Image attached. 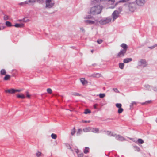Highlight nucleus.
I'll use <instances>...</instances> for the list:
<instances>
[{"label": "nucleus", "mask_w": 157, "mask_h": 157, "mask_svg": "<svg viewBox=\"0 0 157 157\" xmlns=\"http://www.w3.org/2000/svg\"><path fill=\"white\" fill-rule=\"evenodd\" d=\"M17 98H21L22 99H24L25 98V96L23 94H18L17 95Z\"/></svg>", "instance_id": "obj_29"}, {"label": "nucleus", "mask_w": 157, "mask_h": 157, "mask_svg": "<svg viewBox=\"0 0 157 157\" xmlns=\"http://www.w3.org/2000/svg\"><path fill=\"white\" fill-rule=\"evenodd\" d=\"M121 46L122 48H123V49H122L123 50L127 51L128 47L127 45L126 44L123 43L121 45Z\"/></svg>", "instance_id": "obj_16"}, {"label": "nucleus", "mask_w": 157, "mask_h": 157, "mask_svg": "<svg viewBox=\"0 0 157 157\" xmlns=\"http://www.w3.org/2000/svg\"><path fill=\"white\" fill-rule=\"evenodd\" d=\"M126 51L122 50L118 53L116 57L117 58H119L123 56L125 54Z\"/></svg>", "instance_id": "obj_7"}, {"label": "nucleus", "mask_w": 157, "mask_h": 157, "mask_svg": "<svg viewBox=\"0 0 157 157\" xmlns=\"http://www.w3.org/2000/svg\"><path fill=\"white\" fill-rule=\"evenodd\" d=\"M37 2L40 4H42L44 2L45 0H36Z\"/></svg>", "instance_id": "obj_36"}, {"label": "nucleus", "mask_w": 157, "mask_h": 157, "mask_svg": "<svg viewBox=\"0 0 157 157\" xmlns=\"http://www.w3.org/2000/svg\"><path fill=\"white\" fill-rule=\"evenodd\" d=\"M144 87L146 88V89L148 90L151 91V89L152 90V87L151 86H150L148 85H145Z\"/></svg>", "instance_id": "obj_20"}, {"label": "nucleus", "mask_w": 157, "mask_h": 157, "mask_svg": "<svg viewBox=\"0 0 157 157\" xmlns=\"http://www.w3.org/2000/svg\"><path fill=\"white\" fill-rule=\"evenodd\" d=\"M22 21L27 22L29 21V20L28 19H27L26 17H24L22 19Z\"/></svg>", "instance_id": "obj_33"}, {"label": "nucleus", "mask_w": 157, "mask_h": 157, "mask_svg": "<svg viewBox=\"0 0 157 157\" xmlns=\"http://www.w3.org/2000/svg\"><path fill=\"white\" fill-rule=\"evenodd\" d=\"M6 71L4 69H2L0 71V73L1 75H4L6 74Z\"/></svg>", "instance_id": "obj_24"}, {"label": "nucleus", "mask_w": 157, "mask_h": 157, "mask_svg": "<svg viewBox=\"0 0 157 157\" xmlns=\"http://www.w3.org/2000/svg\"><path fill=\"white\" fill-rule=\"evenodd\" d=\"M91 132L94 133H99V129L98 128H91Z\"/></svg>", "instance_id": "obj_13"}, {"label": "nucleus", "mask_w": 157, "mask_h": 157, "mask_svg": "<svg viewBox=\"0 0 157 157\" xmlns=\"http://www.w3.org/2000/svg\"><path fill=\"white\" fill-rule=\"evenodd\" d=\"M80 81L82 84L83 85H85L86 83H87V81L84 78H82L80 79Z\"/></svg>", "instance_id": "obj_23"}, {"label": "nucleus", "mask_w": 157, "mask_h": 157, "mask_svg": "<svg viewBox=\"0 0 157 157\" xmlns=\"http://www.w3.org/2000/svg\"><path fill=\"white\" fill-rule=\"evenodd\" d=\"M24 24H18L16 23L14 25H13V26H14L17 28H22L24 27Z\"/></svg>", "instance_id": "obj_14"}, {"label": "nucleus", "mask_w": 157, "mask_h": 157, "mask_svg": "<svg viewBox=\"0 0 157 157\" xmlns=\"http://www.w3.org/2000/svg\"><path fill=\"white\" fill-rule=\"evenodd\" d=\"M129 0H120L115 3V6H116L117 5L120 3H125L128 1Z\"/></svg>", "instance_id": "obj_15"}, {"label": "nucleus", "mask_w": 157, "mask_h": 157, "mask_svg": "<svg viewBox=\"0 0 157 157\" xmlns=\"http://www.w3.org/2000/svg\"><path fill=\"white\" fill-rule=\"evenodd\" d=\"M145 104H146L145 102L141 103V104L142 105H144Z\"/></svg>", "instance_id": "obj_63"}, {"label": "nucleus", "mask_w": 157, "mask_h": 157, "mask_svg": "<svg viewBox=\"0 0 157 157\" xmlns=\"http://www.w3.org/2000/svg\"><path fill=\"white\" fill-rule=\"evenodd\" d=\"M138 66L142 67H144L147 65V63L144 59H140L138 63Z\"/></svg>", "instance_id": "obj_3"}, {"label": "nucleus", "mask_w": 157, "mask_h": 157, "mask_svg": "<svg viewBox=\"0 0 157 157\" xmlns=\"http://www.w3.org/2000/svg\"><path fill=\"white\" fill-rule=\"evenodd\" d=\"M107 1H111L112 2H113V3L114 2L115 0H107Z\"/></svg>", "instance_id": "obj_61"}, {"label": "nucleus", "mask_w": 157, "mask_h": 157, "mask_svg": "<svg viewBox=\"0 0 157 157\" xmlns=\"http://www.w3.org/2000/svg\"><path fill=\"white\" fill-rule=\"evenodd\" d=\"M152 90H154V91L155 92H157V87H152Z\"/></svg>", "instance_id": "obj_49"}, {"label": "nucleus", "mask_w": 157, "mask_h": 157, "mask_svg": "<svg viewBox=\"0 0 157 157\" xmlns=\"http://www.w3.org/2000/svg\"><path fill=\"white\" fill-rule=\"evenodd\" d=\"M151 101H147L145 102L146 104H148L151 103Z\"/></svg>", "instance_id": "obj_55"}, {"label": "nucleus", "mask_w": 157, "mask_h": 157, "mask_svg": "<svg viewBox=\"0 0 157 157\" xmlns=\"http://www.w3.org/2000/svg\"><path fill=\"white\" fill-rule=\"evenodd\" d=\"M91 4H94V3L98 2H99L107 1V0H91Z\"/></svg>", "instance_id": "obj_21"}, {"label": "nucleus", "mask_w": 157, "mask_h": 157, "mask_svg": "<svg viewBox=\"0 0 157 157\" xmlns=\"http://www.w3.org/2000/svg\"><path fill=\"white\" fill-rule=\"evenodd\" d=\"M26 4H28V2H27V1H26L24 2L20 3L19 4V5H20L24 6Z\"/></svg>", "instance_id": "obj_31"}, {"label": "nucleus", "mask_w": 157, "mask_h": 157, "mask_svg": "<svg viewBox=\"0 0 157 157\" xmlns=\"http://www.w3.org/2000/svg\"><path fill=\"white\" fill-rule=\"evenodd\" d=\"M6 93H9L10 94H13L15 92V89H8L6 90H5Z\"/></svg>", "instance_id": "obj_10"}, {"label": "nucleus", "mask_w": 157, "mask_h": 157, "mask_svg": "<svg viewBox=\"0 0 157 157\" xmlns=\"http://www.w3.org/2000/svg\"><path fill=\"white\" fill-rule=\"evenodd\" d=\"M6 25L8 27H11L13 26V25H12L11 23L9 21H6Z\"/></svg>", "instance_id": "obj_22"}, {"label": "nucleus", "mask_w": 157, "mask_h": 157, "mask_svg": "<svg viewBox=\"0 0 157 157\" xmlns=\"http://www.w3.org/2000/svg\"><path fill=\"white\" fill-rule=\"evenodd\" d=\"M51 137L52 139H55L56 138L57 136L56 135L52 133L51 135Z\"/></svg>", "instance_id": "obj_32"}, {"label": "nucleus", "mask_w": 157, "mask_h": 157, "mask_svg": "<svg viewBox=\"0 0 157 157\" xmlns=\"http://www.w3.org/2000/svg\"><path fill=\"white\" fill-rule=\"evenodd\" d=\"M112 18L111 17H108L104 19L100 20L99 21V22L101 24L104 25L110 22Z\"/></svg>", "instance_id": "obj_4"}, {"label": "nucleus", "mask_w": 157, "mask_h": 157, "mask_svg": "<svg viewBox=\"0 0 157 157\" xmlns=\"http://www.w3.org/2000/svg\"><path fill=\"white\" fill-rule=\"evenodd\" d=\"M138 142L139 143L142 144L144 143V141L141 139H139L138 140Z\"/></svg>", "instance_id": "obj_37"}, {"label": "nucleus", "mask_w": 157, "mask_h": 157, "mask_svg": "<svg viewBox=\"0 0 157 157\" xmlns=\"http://www.w3.org/2000/svg\"><path fill=\"white\" fill-rule=\"evenodd\" d=\"M124 64L123 63H119V67L121 69H123L124 68Z\"/></svg>", "instance_id": "obj_26"}, {"label": "nucleus", "mask_w": 157, "mask_h": 157, "mask_svg": "<svg viewBox=\"0 0 157 157\" xmlns=\"http://www.w3.org/2000/svg\"><path fill=\"white\" fill-rule=\"evenodd\" d=\"M72 94L74 96H80L81 94L77 92H72Z\"/></svg>", "instance_id": "obj_35"}, {"label": "nucleus", "mask_w": 157, "mask_h": 157, "mask_svg": "<svg viewBox=\"0 0 157 157\" xmlns=\"http://www.w3.org/2000/svg\"><path fill=\"white\" fill-rule=\"evenodd\" d=\"M116 139L119 141H123L125 140V139L122 136L120 135H117L116 136Z\"/></svg>", "instance_id": "obj_9"}, {"label": "nucleus", "mask_w": 157, "mask_h": 157, "mask_svg": "<svg viewBox=\"0 0 157 157\" xmlns=\"http://www.w3.org/2000/svg\"><path fill=\"white\" fill-rule=\"evenodd\" d=\"M113 90H114V92H115L116 93H119V92L118 91V90L117 88H113Z\"/></svg>", "instance_id": "obj_51"}, {"label": "nucleus", "mask_w": 157, "mask_h": 157, "mask_svg": "<svg viewBox=\"0 0 157 157\" xmlns=\"http://www.w3.org/2000/svg\"><path fill=\"white\" fill-rule=\"evenodd\" d=\"M89 148L87 147H86L85 149L84 150V152L85 154H87L89 151Z\"/></svg>", "instance_id": "obj_27"}, {"label": "nucleus", "mask_w": 157, "mask_h": 157, "mask_svg": "<svg viewBox=\"0 0 157 157\" xmlns=\"http://www.w3.org/2000/svg\"><path fill=\"white\" fill-rule=\"evenodd\" d=\"M90 113L91 111L90 110H89L88 109H86L85 110L84 113L85 114H87L88 113Z\"/></svg>", "instance_id": "obj_41"}, {"label": "nucleus", "mask_w": 157, "mask_h": 157, "mask_svg": "<svg viewBox=\"0 0 157 157\" xmlns=\"http://www.w3.org/2000/svg\"><path fill=\"white\" fill-rule=\"evenodd\" d=\"M103 7L102 6L98 5L91 8L90 10V13L93 15L100 14L102 11Z\"/></svg>", "instance_id": "obj_1"}, {"label": "nucleus", "mask_w": 157, "mask_h": 157, "mask_svg": "<svg viewBox=\"0 0 157 157\" xmlns=\"http://www.w3.org/2000/svg\"><path fill=\"white\" fill-rule=\"evenodd\" d=\"M116 106L118 108L121 107L122 105L121 103H117L116 104Z\"/></svg>", "instance_id": "obj_39"}, {"label": "nucleus", "mask_w": 157, "mask_h": 157, "mask_svg": "<svg viewBox=\"0 0 157 157\" xmlns=\"http://www.w3.org/2000/svg\"><path fill=\"white\" fill-rule=\"evenodd\" d=\"M136 4L140 6H143L145 3V0H136Z\"/></svg>", "instance_id": "obj_8"}, {"label": "nucleus", "mask_w": 157, "mask_h": 157, "mask_svg": "<svg viewBox=\"0 0 157 157\" xmlns=\"http://www.w3.org/2000/svg\"><path fill=\"white\" fill-rule=\"evenodd\" d=\"M101 76V74L98 73H94L91 75V77H93L99 78Z\"/></svg>", "instance_id": "obj_19"}, {"label": "nucleus", "mask_w": 157, "mask_h": 157, "mask_svg": "<svg viewBox=\"0 0 157 157\" xmlns=\"http://www.w3.org/2000/svg\"><path fill=\"white\" fill-rule=\"evenodd\" d=\"M83 154L82 153H81L78 154V157H83Z\"/></svg>", "instance_id": "obj_47"}, {"label": "nucleus", "mask_w": 157, "mask_h": 157, "mask_svg": "<svg viewBox=\"0 0 157 157\" xmlns=\"http://www.w3.org/2000/svg\"><path fill=\"white\" fill-rule=\"evenodd\" d=\"M132 60L131 58H126L124 59L123 62L124 63H128L132 61Z\"/></svg>", "instance_id": "obj_11"}, {"label": "nucleus", "mask_w": 157, "mask_h": 157, "mask_svg": "<svg viewBox=\"0 0 157 157\" xmlns=\"http://www.w3.org/2000/svg\"><path fill=\"white\" fill-rule=\"evenodd\" d=\"M100 98H103L105 96V94H99Z\"/></svg>", "instance_id": "obj_42"}, {"label": "nucleus", "mask_w": 157, "mask_h": 157, "mask_svg": "<svg viewBox=\"0 0 157 157\" xmlns=\"http://www.w3.org/2000/svg\"><path fill=\"white\" fill-rule=\"evenodd\" d=\"M111 133L109 131H107V132L106 134L107 135L110 136Z\"/></svg>", "instance_id": "obj_53"}, {"label": "nucleus", "mask_w": 157, "mask_h": 157, "mask_svg": "<svg viewBox=\"0 0 157 157\" xmlns=\"http://www.w3.org/2000/svg\"><path fill=\"white\" fill-rule=\"evenodd\" d=\"M154 47H157V44H155V45H154Z\"/></svg>", "instance_id": "obj_64"}, {"label": "nucleus", "mask_w": 157, "mask_h": 157, "mask_svg": "<svg viewBox=\"0 0 157 157\" xmlns=\"http://www.w3.org/2000/svg\"><path fill=\"white\" fill-rule=\"evenodd\" d=\"M98 105L97 104H95L94 105V109H97V106Z\"/></svg>", "instance_id": "obj_56"}, {"label": "nucleus", "mask_w": 157, "mask_h": 157, "mask_svg": "<svg viewBox=\"0 0 157 157\" xmlns=\"http://www.w3.org/2000/svg\"><path fill=\"white\" fill-rule=\"evenodd\" d=\"M22 90H17V89H15V92H20V91H21Z\"/></svg>", "instance_id": "obj_57"}, {"label": "nucleus", "mask_w": 157, "mask_h": 157, "mask_svg": "<svg viewBox=\"0 0 157 157\" xmlns=\"http://www.w3.org/2000/svg\"><path fill=\"white\" fill-rule=\"evenodd\" d=\"M91 128L90 127H87L83 128V131L85 132H91Z\"/></svg>", "instance_id": "obj_17"}, {"label": "nucleus", "mask_w": 157, "mask_h": 157, "mask_svg": "<svg viewBox=\"0 0 157 157\" xmlns=\"http://www.w3.org/2000/svg\"><path fill=\"white\" fill-rule=\"evenodd\" d=\"M10 77V76L9 75H6L5 77H4V79L5 80H8Z\"/></svg>", "instance_id": "obj_25"}, {"label": "nucleus", "mask_w": 157, "mask_h": 157, "mask_svg": "<svg viewBox=\"0 0 157 157\" xmlns=\"http://www.w3.org/2000/svg\"><path fill=\"white\" fill-rule=\"evenodd\" d=\"M118 109H119L118 110V113L119 114H121L122 112L124 110L121 107Z\"/></svg>", "instance_id": "obj_34"}, {"label": "nucleus", "mask_w": 157, "mask_h": 157, "mask_svg": "<svg viewBox=\"0 0 157 157\" xmlns=\"http://www.w3.org/2000/svg\"><path fill=\"white\" fill-rule=\"evenodd\" d=\"M136 103L135 102L133 101L130 105V108H132L134 105H136Z\"/></svg>", "instance_id": "obj_46"}, {"label": "nucleus", "mask_w": 157, "mask_h": 157, "mask_svg": "<svg viewBox=\"0 0 157 157\" xmlns=\"http://www.w3.org/2000/svg\"><path fill=\"white\" fill-rule=\"evenodd\" d=\"M117 135L115 133H111L110 136L114 137L116 138V136H117Z\"/></svg>", "instance_id": "obj_50"}, {"label": "nucleus", "mask_w": 157, "mask_h": 157, "mask_svg": "<svg viewBox=\"0 0 157 157\" xmlns=\"http://www.w3.org/2000/svg\"><path fill=\"white\" fill-rule=\"evenodd\" d=\"M103 40H102L100 39H98L97 41V43L99 44H101Z\"/></svg>", "instance_id": "obj_44"}, {"label": "nucleus", "mask_w": 157, "mask_h": 157, "mask_svg": "<svg viewBox=\"0 0 157 157\" xmlns=\"http://www.w3.org/2000/svg\"><path fill=\"white\" fill-rule=\"evenodd\" d=\"M84 21H85V23L86 24H87V25H88V24H89V25L93 24H94L95 23L94 21H91L90 20H85Z\"/></svg>", "instance_id": "obj_12"}, {"label": "nucleus", "mask_w": 157, "mask_h": 157, "mask_svg": "<svg viewBox=\"0 0 157 157\" xmlns=\"http://www.w3.org/2000/svg\"><path fill=\"white\" fill-rule=\"evenodd\" d=\"M9 19V17L7 15H5L4 17V19L5 20H8Z\"/></svg>", "instance_id": "obj_45"}, {"label": "nucleus", "mask_w": 157, "mask_h": 157, "mask_svg": "<svg viewBox=\"0 0 157 157\" xmlns=\"http://www.w3.org/2000/svg\"><path fill=\"white\" fill-rule=\"evenodd\" d=\"M75 133V128H74L73 129H72L71 131V134L72 135H73Z\"/></svg>", "instance_id": "obj_38"}, {"label": "nucleus", "mask_w": 157, "mask_h": 157, "mask_svg": "<svg viewBox=\"0 0 157 157\" xmlns=\"http://www.w3.org/2000/svg\"><path fill=\"white\" fill-rule=\"evenodd\" d=\"M80 30H81L83 32H85V30L82 27V28H80Z\"/></svg>", "instance_id": "obj_58"}, {"label": "nucleus", "mask_w": 157, "mask_h": 157, "mask_svg": "<svg viewBox=\"0 0 157 157\" xmlns=\"http://www.w3.org/2000/svg\"><path fill=\"white\" fill-rule=\"evenodd\" d=\"M119 12H118L117 10H115L112 14L113 18V21H114L117 18L119 17Z\"/></svg>", "instance_id": "obj_6"}, {"label": "nucleus", "mask_w": 157, "mask_h": 157, "mask_svg": "<svg viewBox=\"0 0 157 157\" xmlns=\"http://www.w3.org/2000/svg\"><path fill=\"white\" fill-rule=\"evenodd\" d=\"M154 45L152 46H150V47H148V48H150V49H153L154 48Z\"/></svg>", "instance_id": "obj_59"}, {"label": "nucleus", "mask_w": 157, "mask_h": 157, "mask_svg": "<svg viewBox=\"0 0 157 157\" xmlns=\"http://www.w3.org/2000/svg\"><path fill=\"white\" fill-rule=\"evenodd\" d=\"M45 7L47 9H50L53 7L55 4L53 0H46Z\"/></svg>", "instance_id": "obj_2"}, {"label": "nucleus", "mask_w": 157, "mask_h": 157, "mask_svg": "<svg viewBox=\"0 0 157 157\" xmlns=\"http://www.w3.org/2000/svg\"><path fill=\"white\" fill-rule=\"evenodd\" d=\"M42 153L41 152L37 151L36 153V155L37 157H39L41 156Z\"/></svg>", "instance_id": "obj_30"}, {"label": "nucleus", "mask_w": 157, "mask_h": 157, "mask_svg": "<svg viewBox=\"0 0 157 157\" xmlns=\"http://www.w3.org/2000/svg\"><path fill=\"white\" fill-rule=\"evenodd\" d=\"M47 92L49 94H51L52 93V89L50 88L47 89Z\"/></svg>", "instance_id": "obj_40"}, {"label": "nucleus", "mask_w": 157, "mask_h": 157, "mask_svg": "<svg viewBox=\"0 0 157 157\" xmlns=\"http://www.w3.org/2000/svg\"><path fill=\"white\" fill-rule=\"evenodd\" d=\"M122 10V7H120L118 8V12H119V13H120L121 12V11Z\"/></svg>", "instance_id": "obj_48"}, {"label": "nucleus", "mask_w": 157, "mask_h": 157, "mask_svg": "<svg viewBox=\"0 0 157 157\" xmlns=\"http://www.w3.org/2000/svg\"><path fill=\"white\" fill-rule=\"evenodd\" d=\"M82 132V129H78V132H77L76 133L77 135H79L80 134V132Z\"/></svg>", "instance_id": "obj_43"}, {"label": "nucleus", "mask_w": 157, "mask_h": 157, "mask_svg": "<svg viewBox=\"0 0 157 157\" xmlns=\"http://www.w3.org/2000/svg\"><path fill=\"white\" fill-rule=\"evenodd\" d=\"M27 97L28 98H29L30 97V95L29 94H27Z\"/></svg>", "instance_id": "obj_62"}, {"label": "nucleus", "mask_w": 157, "mask_h": 157, "mask_svg": "<svg viewBox=\"0 0 157 157\" xmlns=\"http://www.w3.org/2000/svg\"><path fill=\"white\" fill-rule=\"evenodd\" d=\"M36 1V0H28L27 2H28V4L29 5H33L35 3Z\"/></svg>", "instance_id": "obj_18"}, {"label": "nucleus", "mask_w": 157, "mask_h": 157, "mask_svg": "<svg viewBox=\"0 0 157 157\" xmlns=\"http://www.w3.org/2000/svg\"><path fill=\"white\" fill-rule=\"evenodd\" d=\"M79 151L78 149H76L75 150V152L78 154H79L78 153H79Z\"/></svg>", "instance_id": "obj_60"}, {"label": "nucleus", "mask_w": 157, "mask_h": 157, "mask_svg": "<svg viewBox=\"0 0 157 157\" xmlns=\"http://www.w3.org/2000/svg\"><path fill=\"white\" fill-rule=\"evenodd\" d=\"M83 122L85 123H89L90 122V121H83Z\"/></svg>", "instance_id": "obj_54"}, {"label": "nucleus", "mask_w": 157, "mask_h": 157, "mask_svg": "<svg viewBox=\"0 0 157 157\" xmlns=\"http://www.w3.org/2000/svg\"><path fill=\"white\" fill-rule=\"evenodd\" d=\"M133 148L135 151H139L140 150V148L137 146H133Z\"/></svg>", "instance_id": "obj_28"}, {"label": "nucleus", "mask_w": 157, "mask_h": 157, "mask_svg": "<svg viewBox=\"0 0 157 157\" xmlns=\"http://www.w3.org/2000/svg\"><path fill=\"white\" fill-rule=\"evenodd\" d=\"M92 17L90 15H88L86 17V19H91Z\"/></svg>", "instance_id": "obj_52"}, {"label": "nucleus", "mask_w": 157, "mask_h": 157, "mask_svg": "<svg viewBox=\"0 0 157 157\" xmlns=\"http://www.w3.org/2000/svg\"><path fill=\"white\" fill-rule=\"evenodd\" d=\"M136 5L135 3H129L128 6L129 10L132 12H133L136 9Z\"/></svg>", "instance_id": "obj_5"}]
</instances>
